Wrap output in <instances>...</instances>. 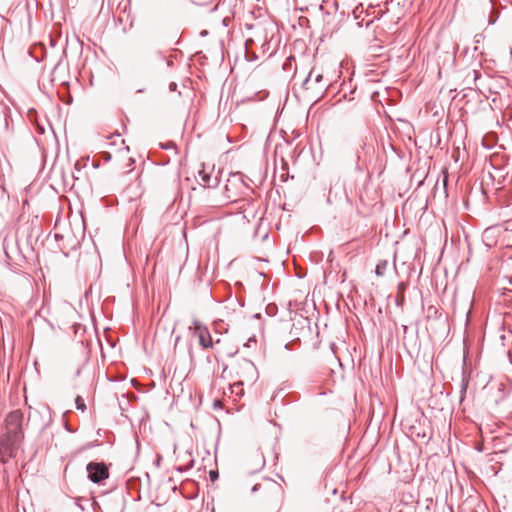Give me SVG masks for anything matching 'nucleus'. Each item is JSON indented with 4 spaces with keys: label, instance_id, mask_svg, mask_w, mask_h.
Returning a JSON list of instances; mask_svg holds the SVG:
<instances>
[{
    "label": "nucleus",
    "instance_id": "f257e3e1",
    "mask_svg": "<svg viewBox=\"0 0 512 512\" xmlns=\"http://www.w3.org/2000/svg\"><path fill=\"white\" fill-rule=\"evenodd\" d=\"M7 441L19 445L24 438L22 429L23 414L19 410L10 412L6 417Z\"/></svg>",
    "mask_w": 512,
    "mask_h": 512
},
{
    "label": "nucleus",
    "instance_id": "f03ea898",
    "mask_svg": "<svg viewBox=\"0 0 512 512\" xmlns=\"http://www.w3.org/2000/svg\"><path fill=\"white\" fill-rule=\"evenodd\" d=\"M86 471L88 479L94 484H102L109 478V468L103 461H90Z\"/></svg>",
    "mask_w": 512,
    "mask_h": 512
},
{
    "label": "nucleus",
    "instance_id": "7ed1b4c3",
    "mask_svg": "<svg viewBox=\"0 0 512 512\" xmlns=\"http://www.w3.org/2000/svg\"><path fill=\"white\" fill-rule=\"evenodd\" d=\"M315 69H311L308 76L304 79L302 83V88L305 90H314L315 96L323 95V93L329 87V83L324 81V77L322 73H315Z\"/></svg>",
    "mask_w": 512,
    "mask_h": 512
},
{
    "label": "nucleus",
    "instance_id": "20e7f679",
    "mask_svg": "<svg viewBox=\"0 0 512 512\" xmlns=\"http://www.w3.org/2000/svg\"><path fill=\"white\" fill-rule=\"evenodd\" d=\"M199 339V344L203 349L213 347V341L209 329L199 320H193L192 326L189 328Z\"/></svg>",
    "mask_w": 512,
    "mask_h": 512
},
{
    "label": "nucleus",
    "instance_id": "39448f33",
    "mask_svg": "<svg viewBox=\"0 0 512 512\" xmlns=\"http://www.w3.org/2000/svg\"><path fill=\"white\" fill-rule=\"evenodd\" d=\"M461 375H462V379H461V385H460V402H462L463 399L465 398V395H466V392H467V389L469 386L470 373L468 372V370L465 367H463Z\"/></svg>",
    "mask_w": 512,
    "mask_h": 512
},
{
    "label": "nucleus",
    "instance_id": "423d86ee",
    "mask_svg": "<svg viewBox=\"0 0 512 512\" xmlns=\"http://www.w3.org/2000/svg\"><path fill=\"white\" fill-rule=\"evenodd\" d=\"M490 12L488 15V23L489 25H493L499 18L500 12L498 11L499 3L497 0H490Z\"/></svg>",
    "mask_w": 512,
    "mask_h": 512
},
{
    "label": "nucleus",
    "instance_id": "0eeeda50",
    "mask_svg": "<svg viewBox=\"0 0 512 512\" xmlns=\"http://www.w3.org/2000/svg\"><path fill=\"white\" fill-rule=\"evenodd\" d=\"M407 289V284L405 282H400L397 286V295L395 298V304L398 307H402L405 303V291Z\"/></svg>",
    "mask_w": 512,
    "mask_h": 512
},
{
    "label": "nucleus",
    "instance_id": "6e6552de",
    "mask_svg": "<svg viewBox=\"0 0 512 512\" xmlns=\"http://www.w3.org/2000/svg\"><path fill=\"white\" fill-rule=\"evenodd\" d=\"M200 176H201L202 181H203V182H204L208 187H216V186L218 185V183H219V180H218V178H217V177L214 179V181H213V182H211V175H210V174H208V173H206V172H204V171H201V172H200Z\"/></svg>",
    "mask_w": 512,
    "mask_h": 512
},
{
    "label": "nucleus",
    "instance_id": "1a4fd4ad",
    "mask_svg": "<svg viewBox=\"0 0 512 512\" xmlns=\"http://www.w3.org/2000/svg\"><path fill=\"white\" fill-rule=\"evenodd\" d=\"M427 312L429 319L441 320L443 318L442 312L435 306H429Z\"/></svg>",
    "mask_w": 512,
    "mask_h": 512
},
{
    "label": "nucleus",
    "instance_id": "9d476101",
    "mask_svg": "<svg viewBox=\"0 0 512 512\" xmlns=\"http://www.w3.org/2000/svg\"><path fill=\"white\" fill-rule=\"evenodd\" d=\"M19 445H14L12 442L7 441V444L5 445V454L8 458H14L16 456V449Z\"/></svg>",
    "mask_w": 512,
    "mask_h": 512
},
{
    "label": "nucleus",
    "instance_id": "9b49d317",
    "mask_svg": "<svg viewBox=\"0 0 512 512\" xmlns=\"http://www.w3.org/2000/svg\"><path fill=\"white\" fill-rule=\"evenodd\" d=\"M43 414L47 415V421L43 424L41 431L43 432L52 423V410L49 406L43 407Z\"/></svg>",
    "mask_w": 512,
    "mask_h": 512
},
{
    "label": "nucleus",
    "instance_id": "f8f14e48",
    "mask_svg": "<svg viewBox=\"0 0 512 512\" xmlns=\"http://www.w3.org/2000/svg\"><path fill=\"white\" fill-rule=\"evenodd\" d=\"M388 262L386 260L379 261L375 268V274L377 276H383L387 269Z\"/></svg>",
    "mask_w": 512,
    "mask_h": 512
},
{
    "label": "nucleus",
    "instance_id": "ddd939ff",
    "mask_svg": "<svg viewBox=\"0 0 512 512\" xmlns=\"http://www.w3.org/2000/svg\"><path fill=\"white\" fill-rule=\"evenodd\" d=\"M56 29H57L58 35L57 36H53V35L49 36V42H50L51 47H55L57 45L58 39H59L60 34H61L60 26L55 24L54 25V30H56Z\"/></svg>",
    "mask_w": 512,
    "mask_h": 512
},
{
    "label": "nucleus",
    "instance_id": "4468645a",
    "mask_svg": "<svg viewBox=\"0 0 512 512\" xmlns=\"http://www.w3.org/2000/svg\"><path fill=\"white\" fill-rule=\"evenodd\" d=\"M75 406L77 410H80L82 412L86 410V404L84 402V399L80 395H78L75 398Z\"/></svg>",
    "mask_w": 512,
    "mask_h": 512
},
{
    "label": "nucleus",
    "instance_id": "2eb2a0df",
    "mask_svg": "<svg viewBox=\"0 0 512 512\" xmlns=\"http://www.w3.org/2000/svg\"><path fill=\"white\" fill-rule=\"evenodd\" d=\"M100 161L109 162L111 160V154L107 151H102L96 154Z\"/></svg>",
    "mask_w": 512,
    "mask_h": 512
},
{
    "label": "nucleus",
    "instance_id": "dca6fc26",
    "mask_svg": "<svg viewBox=\"0 0 512 512\" xmlns=\"http://www.w3.org/2000/svg\"><path fill=\"white\" fill-rule=\"evenodd\" d=\"M278 311V308L275 304H268L266 306V313L269 315V316H274L276 315Z\"/></svg>",
    "mask_w": 512,
    "mask_h": 512
},
{
    "label": "nucleus",
    "instance_id": "f3484780",
    "mask_svg": "<svg viewBox=\"0 0 512 512\" xmlns=\"http://www.w3.org/2000/svg\"><path fill=\"white\" fill-rule=\"evenodd\" d=\"M245 57H246V60L249 62H252V61H255L258 59L257 54L255 52L249 51V50H246Z\"/></svg>",
    "mask_w": 512,
    "mask_h": 512
},
{
    "label": "nucleus",
    "instance_id": "a211bd4d",
    "mask_svg": "<svg viewBox=\"0 0 512 512\" xmlns=\"http://www.w3.org/2000/svg\"><path fill=\"white\" fill-rule=\"evenodd\" d=\"M160 148L164 149V150H168V149H174L176 150V145L174 142L170 141V142H166V143H160L159 144Z\"/></svg>",
    "mask_w": 512,
    "mask_h": 512
},
{
    "label": "nucleus",
    "instance_id": "6ab92c4d",
    "mask_svg": "<svg viewBox=\"0 0 512 512\" xmlns=\"http://www.w3.org/2000/svg\"><path fill=\"white\" fill-rule=\"evenodd\" d=\"M91 165L94 169H98L101 165L100 159L95 155L91 161Z\"/></svg>",
    "mask_w": 512,
    "mask_h": 512
},
{
    "label": "nucleus",
    "instance_id": "aec40b11",
    "mask_svg": "<svg viewBox=\"0 0 512 512\" xmlns=\"http://www.w3.org/2000/svg\"><path fill=\"white\" fill-rule=\"evenodd\" d=\"M209 477L212 482L216 481L219 478V473L216 470L209 471Z\"/></svg>",
    "mask_w": 512,
    "mask_h": 512
},
{
    "label": "nucleus",
    "instance_id": "412c9836",
    "mask_svg": "<svg viewBox=\"0 0 512 512\" xmlns=\"http://www.w3.org/2000/svg\"><path fill=\"white\" fill-rule=\"evenodd\" d=\"M191 2L195 5L203 6V5H207L208 3H210L211 0H191Z\"/></svg>",
    "mask_w": 512,
    "mask_h": 512
},
{
    "label": "nucleus",
    "instance_id": "4be33fe9",
    "mask_svg": "<svg viewBox=\"0 0 512 512\" xmlns=\"http://www.w3.org/2000/svg\"><path fill=\"white\" fill-rule=\"evenodd\" d=\"M193 463H194V460H191V463H190V465L188 467L178 466L176 468V470L179 471V472H185V471H187L188 469H190L193 466Z\"/></svg>",
    "mask_w": 512,
    "mask_h": 512
},
{
    "label": "nucleus",
    "instance_id": "5701e85b",
    "mask_svg": "<svg viewBox=\"0 0 512 512\" xmlns=\"http://www.w3.org/2000/svg\"><path fill=\"white\" fill-rule=\"evenodd\" d=\"M177 87H178V85H177L176 82H170V84H169V91L170 92H174V91L177 90Z\"/></svg>",
    "mask_w": 512,
    "mask_h": 512
},
{
    "label": "nucleus",
    "instance_id": "b1692460",
    "mask_svg": "<svg viewBox=\"0 0 512 512\" xmlns=\"http://www.w3.org/2000/svg\"><path fill=\"white\" fill-rule=\"evenodd\" d=\"M72 96L70 94L67 95V97L65 98H62V101L65 103V104H71L72 103Z\"/></svg>",
    "mask_w": 512,
    "mask_h": 512
},
{
    "label": "nucleus",
    "instance_id": "393cba45",
    "mask_svg": "<svg viewBox=\"0 0 512 512\" xmlns=\"http://www.w3.org/2000/svg\"><path fill=\"white\" fill-rule=\"evenodd\" d=\"M253 43H254L253 39H251V38L246 39V41H245V48H246V50H249V47H250Z\"/></svg>",
    "mask_w": 512,
    "mask_h": 512
},
{
    "label": "nucleus",
    "instance_id": "a878e982",
    "mask_svg": "<svg viewBox=\"0 0 512 512\" xmlns=\"http://www.w3.org/2000/svg\"><path fill=\"white\" fill-rule=\"evenodd\" d=\"M82 499L81 498H77L76 499V505L82 510L84 511L85 510V507L82 505L81 503Z\"/></svg>",
    "mask_w": 512,
    "mask_h": 512
},
{
    "label": "nucleus",
    "instance_id": "bb28decb",
    "mask_svg": "<svg viewBox=\"0 0 512 512\" xmlns=\"http://www.w3.org/2000/svg\"><path fill=\"white\" fill-rule=\"evenodd\" d=\"M222 24H223V26L228 27L229 24H230V18L229 17H224L223 20H222Z\"/></svg>",
    "mask_w": 512,
    "mask_h": 512
},
{
    "label": "nucleus",
    "instance_id": "cd10ccee",
    "mask_svg": "<svg viewBox=\"0 0 512 512\" xmlns=\"http://www.w3.org/2000/svg\"><path fill=\"white\" fill-rule=\"evenodd\" d=\"M332 197H333V191H332V188L329 189V193H328V197H327V202L328 203H332Z\"/></svg>",
    "mask_w": 512,
    "mask_h": 512
},
{
    "label": "nucleus",
    "instance_id": "c85d7f7f",
    "mask_svg": "<svg viewBox=\"0 0 512 512\" xmlns=\"http://www.w3.org/2000/svg\"><path fill=\"white\" fill-rule=\"evenodd\" d=\"M402 330H403V340H405L407 332H408V326L407 325H402Z\"/></svg>",
    "mask_w": 512,
    "mask_h": 512
},
{
    "label": "nucleus",
    "instance_id": "c756f323",
    "mask_svg": "<svg viewBox=\"0 0 512 512\" xmlns=\"http://www.w3.org/2000/svg\"><path fill=\"white\" fill-rule=\"evenodd\" d=\"M295 342H299V339H296V340H294V341H292V342H288V343L285 345V348H286L287 350H291V349H292V344H293V343H295Z\"/></svg>",
    "mask_w": 512,
    "mask_h": 512
},
{
    "label": "nucleus",
    "instance_id": "7c9ffc66",
    "mask_svg": "<svg viewBox=\"0 0 512 512\" xmlns=\"http://www.w3.org/2000/svg\"><path fill=\"white\" fill-rule=\"evenodd\" d=\"M61 63H62V58L57 62V64L55 65L54 69H53V73H55L61 66Z\"/></svg>",
    "mask_w": 512,
    "mask_h": 512
},
{
    "label": "nucleus",
    "instance_id": "2f4dec72",
    "mask_svg": "<svg viewBox=\"0 0 512 512\" xmlns=\"http://www.w3.org/2000/svg\"><path fill=\"white\" fill-rule=\"evenodd\" d=\"M473 74H474V80H477L481 76V73L477 70H473Z\"/></svg>",
    "mask_w": 512,
    "mask_h": 512
},
{
    "label": "nucleus",
    "instance_id": "473e14b6",
    "mask_svg": "<svg viewBox=\"0 0 512 512\" xmlns=\"http://www.w3.org/2000/svg\"><path fill=\"white\" fill-rule=\"evenodd\" d=\"M253 370H256L255 365L251 361L246 362Z\"/></svg>",
    "mask_w": 512,
    "mask_h": 512
},
{
    "label": "nucleus",
    "instance_id": "72a5a7b5",
    "mask_svg": "<svg viewBox=\"0 0 512 512\" xmlns=\"http://www.w3.org/2000/svg\"><path fill=\"white\" fill-rule=\"evenodd\" d=\"M62 85H63L65 88H68V87H69V82H68V81H63V82H62Z\"/></svg>",
    "mask_w": 512,
    "mask_h": 512
},
{
    "label": "nucleus",
    "instance_id": "f704fd0d",
    "mask_svg": "<svg viewBox=\"0 0 512 512\" xmlns=\"http://www.w3.org/2000/svg\"><path fill=\"white\" fill-rule=\"evenodd\" d=\"M258 487H259V485H258V484H255V485L253 486V488H252V492L257 491V490H258Z\"/></svg>",
    "mask_w": 512,
    "mask_h": 512
},
{
    "label": "nucleus",
    "instance_id": "c9c22d12",
    "mask_svg": "<svg viewBox=\"0 0 512 512\" xmlns=\"http://www.w3.org/2000/svg\"><path fill=\"white\" fill-rule=\"evenodd\" d=\"M160 461H161V457H158V459L155 461V464H156L157 466H159V465H160Z\"/></svg>",
    "mask_w": 512,
    "mask_h": 512
},
{
    "label": "nucleus",
    "instance_id": "e433bc0d",
    "mask_svg": "<svg viewBox=\"0 0 512 512\" xmlns=\"http://www.w3.org/2000/svg\"><path fill=\"white\" fill-rule=\"evenodd\" d=\"M249 344H252V339H248L247 343L245 344V346H249Z\"/></svg>",
    "mask_w": 512,
    "mask_h": 512
},
{
    "label": "nucleus",
    "instance_id": "4c0bfd02",
    "mask_svg": "<svg viewBox=\"0 0 512 512\" xmlns=\"http://www.w3.org/2000/svg\"><path fill=\"white\" fill-rule=\"evenodd\" d=\"M80 373H81V368H78V369L76 370V376H79V375H80Z\"/></svg>",
    "mask_w": 512,
    "mask_h": 512
},
{
    "label": "nucleus",
    "instance_id": "58836bf2",
    "mask_svg": "<svg viewBox=\"0 0 512 512\" xmlns=\"http://www.w3.org/2000/svg\"><path fill=\"white\" fill-rule=\"evenodd\" d=\"M95 445H96L95 443L91 442V443H89V444L87 445V448L93 447V446H95Z\"/></svg>",
    "mask_w": 512,
    "mask_h": 512
},
{
    "label": "nucleus",
    "instance_id": "ea45409f",
    "mask_svg": "<svg viewBox=\"0 0 512 512\" xmlns=\"http://www.w3.org/2000/svg\"><path fill=\"white\" fill-rule=\"evenodd\" d=\"M60 238H62V236H61L60 234H55V239H56V240H58V239H60Z\"/></svg>",
    "mask_w": 512,
    "mask_h": 512
},
{
    "label": "nucleus",
    "instance_id": "a19ab883",
    "mask_svg": "<svg viewBox=\"0 0 512 512\" xmlns=\"http://www.w3.org/2000/svg\"><path fill=\"white\" fill-rule=\"evenodd\" d=\"M214 406H215V407H219V406H220V405H219V401H218V400H216V401L214 402Z\"/></svg>",
    "mask_w": 512,
    "mask_h": 512
},
{
    "label": "nucleus",
    "instance_id": "79ce46f5",
    "mask_svg": "<svg viewBox=\"0 0 512 512\" xmlns=\"http://www.w3.org/2000/svg\"><path fill=\"white\" fill-rule=\"evenodd\" d=\"M172 64H173V62H172L171 60H168V61H167V65H168V66H171Z\"/></svg>",
    "mask_w": 512,
    "mask_h": 512
},
{
    "label": "nucleus",
    "instance_id": "37998d69",
    "mask_svg": "<svg viewBox=\"0 0 512 512\" xmlns=\"http://www.w3.org/2000/svg\"><path fill=\"white\" fill-rule=\"evenodd\" d=\"M92 506L95 507V506H98V503L96 501H93L92 502Z\"/></svg>",
    "mask_w": 512,
    "mask_h": 512
},
{
    "label": "nucleus",
    "instance_id": "c03bdc74",
    "mask_svg": "<svg viewBox=\"0 0 512 512\" xmlns=\"http://www.w3.org/2000/svg\"><path fill=\"white\" fill-rule=\"evenodd\" d=\"M145 91V89H139L137 90V93H143Z\"/></svg>",
    "mask_w": 512,
    "mask_h": 512
},
{
    "label": "nucleus",
    "instance_id": "a18cd8bd",
    "mask_svg": "<svg viewBox=\"0 0 512 512\" xmlns=\"http://www.w3.org/2000/svg\"><path fill=\"white\" fill-rule=\"evenodd\" d=\"M65 428H66V430H67V431H70V432H71V430H70V428H69L68 424H65Z\"/></svg>",
    "mask_w": 512,
    "mask_h": 512
},
{
    "label": "nucleus",
    "instance_id": "49530a36",
    "mask_svg": "<svg viewBox=\"0 0 512 512\" xmlns=\"http://www.w3.org/2000/svg\"><path fill=\"white\" fill-rule=\"evenodd\" d=\"M62 56H63V57H65V56H66V50H65V49L63 50Z\"/></svg>",
    "mask_w": 512,
    "mask_h": 512
},
{
    "label": "nucleus",
    "instance_id": "de8ad7c7",
    "mask_svg": "<svg viewBox=\"0 0 512 512\" xmlns=\"http://www.w3.org/2000/svg\"><path fill=\"white\" fill-rule=\"evenodd\" d=\"M1 461L2 463H6L7 460L4 457H2Z\"/></svg>",
    "mask_w": 512,
    "mask_h": 512
}]
</instances>
